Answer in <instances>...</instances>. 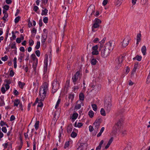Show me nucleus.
Masks as SVG:
<instances>
[{
  "mask_svg": "<svg viewBox=\"0 0 150 150\" xmlns=\"http://www.w3.org/2000/svg\"><path fill=\"white\" fill-rule=\"evenodd\" d=\"M36 144L35 142V139H34L33 142V150H36Z\"/></svg>",
  "mask_w": 150,
  "mask_h": 150,
  "instance_id": "44",
  "label": "nucleus"
},
{
  "mask_svg": "<svg viewBox=\"0 0 150 150\" xmlns=\"http://www.w3.org/2000/svg\"><path fill=\"white\" fill-rule=\"evenodd\" d=\"M115 44L114 41H110L106 43L103 47H99V50L101 51V56L104 58L108 56L113 49Z\"/></svg>",
  "mask_w": 150,
  "mask_h": 150,
  "instance_id": "1",
  "label": "nucleus"
},
{
  "mask_svg": "<svg viewBox=\"0 0 150 150\" xmlns=\"http://www.w3.org/2000/svg\"><path fill=\"white\" fill-rule=\"evenodd\" d=\"M97 60L93 58L91 59V63L93 65H95L97 62Z\"/></svg>",
  "mask_w": 150,
  "mask_h": 150,
  "instance_id": "31",
  "label": "nucleus"
},
{
  "mask_svg": "<svg viewBox=\"0 0 150 150\" xmlns=\"http://www.w3.org/2000/svg\"><path fill=\"white\" fill-rule=\"evenodd\" d=\"M59 83L56 79H54L52 83V92L54 93L59 88Z\"/></svg>",
  "mask_w": 150,
  "mask_h": 150,
  "instance_id": "5",
  "label": "nucleus"
},
{
  "mask_svg": "<svg viewBox=\"0 0 150 150\" xmlns=\"http://www.w3.org/2000/svg\"><path fill=\"white\" fill-rule=\"evenodd\" d=\"M0 124L1 126H3L4 125H6L8 127V125H7V124H6V123H5L3 121H1Z\"/></svg>",
  "mask_w": 150,
  "mask_h": 150,
  "instance_id": "52",
  "label": "nucleus"
},
{
  "mask_svg": "<svg viewBox=\"0 0 150 150\" xmlns=\"http://www.w3.org/2000/svg\"><path fill=\"white\" fill-rule=\"evenodd\" d=\"M100 114L103 116H105L106 115L104 109L102 108L100 111Z\"/></svg>",
  "mask_w": 150,
  "mask_h": 150,
  "instance_id": "36",
  "label": "nucleus"
},
{
  "mask_svg": "<svg viewBox=\"0 0 150 150\" xmlns=\"http://www.w3.org/2000/svg\"><path fill=\"white\" fill-rule=\"evenodd\" d=\"M37 64H38V62H36L33 63V64L32 67L33 68L34 71L35 72H36V68Z\"/></svg>",
  "mask_w": 150,
  "mask_h": 150,
  "instance_id": "32",
  "label": "nucleus"
},
{
  "mask_svg": "<svg viewBox=\"0 0 150 150\" xmlns=\"http://www.w3.org/2000/svg\"><path fill=\"white\" fill-rule=\"evenodd\" d=\"M111 98L110 96H109L106 98L104 101V108L107 112H109L111 110L112 104Z\"/></svg>",
  "mask_w": 150,
  "mask_h": 150,
  "instance_id": "3",
  "label": "nucleus"
},
{
  "mask_svg": "<svg viewBox=\"0 0 150 150\" xmlns=\"http://www.w3.org/2000/svg\"><path fill=\"white\" fill-rule=\"evenodd\" d=\"M82 105H83V103L82 101L81 100H78L76 103L74 109H75L78 110L80 108Z\"/></svg>",
  "mask_w": 150,
  "mask_h": 150,
  "instance_id": "13",
  "label": "nucleus"
},
{
  "mask_svg": "<svg viewBox=\"0 0 150 150\" xmlns=\"http://www.w3.org/2000/svg\"><path fill=\"white\" fill-rule=\"evenodd\" d=\"M123 121V120L122 118H120L119 120L115 123L114 128H115L116 131L120 130L122 126V124Z\"/></svg>",
  "mask_w": 150,
  "mask_h": 150,
  "instance_id": "4",
  "label": "nucleus"
},
{
  "mask_svg": "<svg viewBox=\"0 0 150 150\" xmlns=\"http://www.w3.org/2000/svg\"><path fill=\"white\" fill-rule=\"evenodd\" d=\"M94 130L93 127L91 125H90L89 126V130L90 132H91L93 131Z\"/></svg>",
  "mask_w": 150,
  "mask_h": 150,
  "instance_id": "61",
  "label": "nucleus"
},
{
  "mask_svg": "<svg viewBox=\"0 0 150 150\" xmlns=\"http://www.w3.org/2000/svg\"><path fill=\"white\" fill-rule=\"evenodd\" d=\"M1 91L2 93H4L6 92V90L4 86H3L1 87Z\"/></svg>",
  "mask_w": 150,
  "mask_h": 150,
  "instance_id": "57",
  "label": "nucleus"
},
{
  "mask_svg": "<svg viewBox=\"0 0 150 150\" xmlns=\"http://www.w3.org/2000/svg\"><path fill=\"white\" fill-rule=\"evenodd\" d=\"M80 73L79 71L76 72L74 76L72 78V80L74 84H76V82L78 79L79 76H80Z\"/></svg>",
  "mask_w": 150,
  "mask_h": 150,
  "instance_id": "9",
  "label": "nucleus"
},
{
  "mask_svg": "<svg viewBox=\"0 0 150 150\" xmlns=\"http://www.w3.org/2000/svg\"><path fill=\"white\" fill-rule=\"evenodd\" d=\"M113 140V137H111L109 140V141H108V144L110 145L111 144L112 142V141Z\"/></svg>",
  "mask_w": 150,
  "mask_h": 150,
  "instance_id": "60",
  "label": "nucleus"
},
{
  "mask_svg": "<svg viewBox=\"0 0 150 150\" xmlns=\"http://www.w3.org/2000/svg\"><path fill=\"white\" fill-rule=\"evenodd\" d=\"M20 103V100L18 99H16L14 102V106H18V105Z\"/></svg>",
  "mask_w": 150,
  "mask_h": 150,
  "instance_id": "35",
  "label": "nucleus"
},
{
  "mask_svg": "<svg viewBox=\"0 0 150 150\" xmlns=\"http://www.w3.org/2000/svg\"><path fill=\"white\" fill-rule=\"evenodd\" d=\"M40 47V42L39 41H38L37 42V44L35 47V48L36 49H38Z\"/></svg>",
  "mask_w": 150,
  "mask_h": 150,
  "instance_id": "41",
  "label": "nucleus"
},
{
  "mask_svg": "<svg viewBox=\"0 0 150 150\" xmlns=\"http://www.w3.org/2000/svg\"><path fill=\"white\" fill-rule=\"evenodd\" d=\"M108 3V0H104L103 2V5L104 6L106 5Z\"/></svg>",
  "mask_w": 150,
  "mask_h": 150,
  "instance_id": "64",
  "label": "nucleus"
},
{
  "mask_svg": "<svg viewBox=\"0 0 150 150\" xmlns=\"http://www.w3.org/2000/svg\"><path fill=\"white\" fill-rule=\"evenodd\" d=\"M136 69H135V68H133L132 72V74H131V77H132L134 76V74H135L136 71Z\"/></svg>",
  "mask_w": 150,
  "mask_h": 150,
  "instance_id": "49",
  "label": "nucleus"
},
{
  "mask_svg": "<svg viewBox=\"0 0 150 150\" xmlns=\"http://www.w3.org/2000/svg\"><path fill=\"white\" fill-rule=\"evenodd\" d=\"M80 100H83L84 98V94L83 93H80L79 96Z\"/></svg>",
  "mask_w": 150,
  "mask_h": 150,
  "instance_id": "23",
  "label": "nucleus"
},
{
  "mask_svg": "<svg viewBox=\"0 0 150 150\" xmlns=\"http://www.w3.org/2000/svg\"><path fill=\"white\" fill-rule=\"evenodd\" d=\"M124 57L122 55H120L116 60V63L117 64L116 67L117 68L120 67L121 64L122 63L124 59Z\"/></svg>",
  "mask_w": 150,
  "mask_h": 150,
  "instance_id": "6",
  "label": "nucleus"
},
{
  "mask_svg": "<svg viewBox=\"0 0 150 150\" xmlns=\"http://www.w3.org/2000/svg\"><path fill=\"white\" fill-rule=\"evenodd\" d=\"M106 39V38H104L103 39V40H102L101 41H100L99 42V43L100 44V46L99 47H104V46H103L104 44V43L105 42Z\"/></svg>",
  "mask_w": 150,
  "mask_h": 150,
  "instance_id": "24",
  "label": "nucleus"
},
{
  "mask_svg": "<svg viewBox=\"0 0 150 150\" xmlns=\"http://www.w3.org/2000/svg\"><path fill=\"white\" fill-rule=\"evenodd\" d=\"M25 56V54L23 53H21L20 54V57L18 59V60L20 62H22V60Z\"/></svg>",
  "mask_w": 150,
  "mask_h": 150,
  "instance_id": "26",
  "label": "nucleus"
},
{
  "mask_svg": "<svg viewBox=\"0 0 150 150\" xmlns=\"http://www.w3.org/2000/svg\"><path fill=\"white\" fill-rule=\"evenodd\" d=\"M5 81L6 83V84H8V85L11 83V81L10 80L6 79L5 80Z\"/></svg>",
  "mask_w": 150,
  "mask_h": 150,
  "instance_id": "63",
  "label": "nucleus"
},
{
  "mask_svg": "<svg viewBox=\"0 0 150 150\" xmlns=\"http://www.w3.org/2000/svg\"><path fill=\"white\" fill-rule=\"evenodd\" d=\"M83 124L81 122H78L77 120L75 122L74 126L75 127H78V128H81L83 125Z\"/></svg>",
  "mask_w": 150,
  "mask_h": 150,
  "instance_id": "15",
  "label": "nucleus"
},
{
  "mask_svg": "<svg viewBox=\"0 0 150 150\" xmlns=\"http://www.w3.org/2000/svg\"><path fill=\"white\" fill-rule=\"evenodd\" d=\"M71 136L73 138H75L77 134L75 132H73L71 133Z\"/></svg>",
  "mask_w": 150,
  "mask_h": 150,
  "instance_id": "45",
  "label": "nucleus"
},
{
  "mask_svg": "<svg viewBox=\"0 0 150 150\" xmlns=\"http://www.w3.org/2000/svg\"><path fill=\"white\" fill-rule=\"evenodd\" d=\"M8 59V56L5 55L4 57H1V59L4 61H6Z\"/></svg>",
  "mask_w": 150,
  "mask_h": 150,
  "instance_id": "46",
  "label": "nucleus"
},
{
  "mask_svg": "<svg viewBox=\"0 0 150 150\" xmlns=\"http://www.w3.org/2000/svg\"><path fill=\"white\" fill-rule=\"evenodd\" d=\"M122 0H116L115 4L116 6H119L121 5L122 2Z\"/></svg>",
  "mask_w": 150,
  "mask_h": 150,
  "instance_id": "21",
  "label": "nucleus"
},
{
  "mask_svg": "<svg viewBox=\"0 0 150 150\" xmlns=\"http://www.w3.org/2000/svg\"><path fill=\"white\" fill-rule=\"evenodd\" d=\"M11 49H16V47L15 45V44H12L11 46Z\"/></svg>",
  "mask_w": 150,
  "mask_h": 150,
  "instance_id": "62",
  "label": "nucleus"
},
{
  "mask_svg": "<svg viewBox=\"0 0 150 150\" xmlns=\"http://www.w3.org/2000/svg\"><path fill=\"white\" fill-rule=\"evenodd\" d=\"M35 54L37 56L39 57L40 55V52L39 50H37L35 52Z\"/></svg>",
  "mask_w": 150,
  "mask_h": 150,
  "instance_id": "54",
  "label": "nucleus"
},
{
  "mask_svg": "<svg viewBox=\"0 0 150 150\" xmlns=\"http://www.w3.org/2000/svg\"><path fill=\"white\" fill-rule=\"evenodd\" d=\"M95 23H98V24L99 25L101 23V21L99 19H96Z\"/></svg>",
  "mask_w": 150,
  "mask_h": 150,
  "instance_id": "55",
  "label": "nucleus"
},
{
  "mask_svg": "<svg viewBox=\"0 0 150 150\" xmlns=\"http://www.w3.org/2000/svg\"><path fill=\"white\" fill-rule=\"evenodd\" d=\"M141 33H139L137 34V42L136 44L138 45L139 42L141 41Z\"/></svg>",
  "mask_w": 150,
  "mask_h": 150,
  "instance_id": "14",
  "label": "nucleus"
},
{
  "mask_svg": "<svg viewBox=\"0 0 150 150\" xmlns=\"http://www.w3.org/2000/svg\"><path fill=\"white\" fill-rule=\"evenodd\" d=\"M73 127L72 125L70 124L69 125L67 128V131L68 133H70L72 130V128Z\"/></svg>",
  "mask_w": 150,
  "mask_h": 150,
  "instance_id": "17",
  "label": "nucleus"
},
{
  "mask_svg": "<svg viewBox=\"0 0 150 150\" xmlns=\"http://www.w3.org/2000/svg\"><path fill=\"white\" fill-rule=\"evenodd\" d=\"M15 119V117L13 115H12L10 118V121H11L14 120Z\"/></svg>",
  "mask_w": 150,
  "mask_h": 150,
  "instance_id": "59",
  "label": "nucleus"
},
{
  "mask_svg": "<svg viewBox=\"0 0 150 150\" xmlns=\"http://www.w3.org/2000/svg\"><path fill=\"white\" fill-rule=\"evenodd\" d=\"M47 37V35L46 34H42V42L44 43H45Z\"/></svg>",
  "mask_w": 150,
  "mask_h": 150,
  "instance_id": "18",
  "label": "nucleus"
},
{
  "mask_svg": "<svg viewBox=\"0 0 150 150\" xmlns=\"http://www.w3.org/2000/svg\"><path fill=\"white\" fill-rule=\"evenodd\" d=\"M48 64H44V74H45L47 73Z\"/></svg>",
  "mask_w": 150,
  "mask_h": 150,
  "instance_id": "30",
  "label": "nucleus"
},
{
  "mask_svg": "<svg viewBox=\"0 0 150 150\" xmlns=\"http://www.w3.org/2000/svg\"><path fill=\"white\" fill-rule=\"evenodd\" d=\"M9 8V7L8 5H6L4 6L3 8L4 10L7 11L8 10Z\"/></svg>",
  "mask_w": 150,
  "mask_h": 150,
  "instance_id": "50",
  "label": "nucleus"
},
{
  "mask_svg": "<svg viewBox=\"0 0 150 150\" xmlns=\"http://www.w3.org/2000/svg\"><path fill=\"white\" fill-rule=\"evenodd\" d=\"M146 47L145 46H143L141 48V51L144 55H145L146 54Z\"/></svg>",
  "mask_w": 150,
  "mask_h": 150,
  "instance_id": "22",
  "label": "nucleus"
},
{
  "mask_svg": "<svg viewBox=\"0 0 150 150\" xmlns=\"http://www.w3.org/2000/svg\"><path fill=\"white\" fill-rule=\"evenodd\" d=\"M142 57L141 56L137 55L133 58V59H136L138 61H140L142 59Z\"/></svg>",
  "mask_w": 150,
  "mask_h": 150,
  "instance_id": "27",
  "label": "nucleus"
},
{
  "mask_svg": "<svg viewBox=\"0 0 150 150\" xmlns=\"http://www.w3.org/2000/svg\"><path fill=\"white\" fill-rule=\"evenodd\" d=\"M32 59L34 61L36 60V62H38V59L37 58L35 54H32L31 56Z\"/></svg>",
  "mask_w": 150,
  "mask_h": 150,
  "instance_id": "29",
  "label": "nucleus"
},
{
  "mask_svg": "<svg viewBox=\"0 0 150 150\" xmlns=\"http://www.w3.org/2000/svg\"><path fill=\"white\" fill-rule=\"evenodd\" d=\"M20 17L19 16H18L16 17L15 19V22L16 23H18L20 19Z\"/></svg>",
  "mask_w": 150,
  "mask_h": 150,
  "instance_id": "47",
  "label": "nucleus"
},
{
  "mask_svg": "<svg viewBox=\"0 0 150 150\" xmlns=\"http://www.w3.org/2000/svg\"><path fill=\"white\" fill-rule=\"evenodd\" d=\"M48 13V10L46 8H43L42 10L41 15L42 16L47 15Z\"/></svg>",
  "mask_w": 150,
  "mask_h": 150,
  "instance_id": "19",
  "label": "nucleus"
},
{
  "mask_svg": "<svg viewBox=\"0 0 150 150\" xmlns=\"http://www.w3.org/2000/svg\"><path fill=\"white\" fill-rule=\"evenodd\" d=\"M78 116V114L76 113H75L73 114L71 117L70 119L72 120V121H74V120L76 119Z\"/></svg>",
  "mask_w": 150,
  "mask_h": 150,
  "instance_id": "16",
  "label": "nucleus"
},
{
  "mask_svg": "<svg viewBox=\"0 0 150 150\" xmlns=\"http://www.w3.org/2000/svg\"><path fill=\"white\" fill-rule=\"evenodd\" d=\"M43 100H41V99L39 100V101L38 103V104L37 105V106L39 107H42L43 105V104L42 102V101H43Z\"/></svg>",
  "mask_w": 150,
  "mask_h": 150,
  "instance_id": "25",
  "label": "nucleus"
},
{
  "mask_svg": "<svg viewBox=\"0 0 150 150\" xmlns=\"http://www.w3.org/2000/svg\"><path fill=\"white\" fill-rule=\"evenodd\" d=\"M86 144L85 143H82L80 144V145L76 150H86Z\"/></svg>",
  "mask_w": 150,
  "mask_h": 150,
  "instance_id": "12",
  "label": "nucleus"
},
{
  "mask_svg": "<svg viewBox=\"0 0 150 150\" xmlns=\"http://www.w3.org/2000/svg\"><path fill=\"white\" fill-rule=\"evenodd\" d=\"M29 43L30 46L33 45L34 44L33 41L32 39L30 40H29Z\"/></svg>",
  "mask_w": 150,
  "mask_h": 150,
  "instance_id": "56",
  "label": "nucleus"
},
{
  "mask_svg": "<svg viewBox=\"0 0 150 150\" xmlns=\"http://www.w3.org/2000/svg\"><path fill=\"white\" fill-rule=\"evenodd\" d=\"M91 106L92 107L93 110L94 111H96L97 110V107L96 105V104H92L91 105Z\"/></svg>",
  "mask_w": 150,
  "mask_h": 150,
  "instance_id": "39",
  "label": "nucleus"
},
{
  "mask_svg": "<svg viewBox=\"0 0 150 150\" xmlns=\"http://www.w3.org/2000/svg\"><path fill=\"white\" fill-rule=\"evenodd\" d=\"M95 6L93 4L91 5L88 8L87 13L92 15L94 13L95 11Z\"/></svg>",
  "mask_w": 150,
  "mask_h": 150,
  "instance_id": "7",
  "label": "nucleus"
},
{
  "mask_svg": "<svg viewBox=\"0 0 150 150\" xmlns=\"http://www.w3.org/2000/svg\"><path fill=\"white\" fill-rule=\"evenodd\" d=\"M69 144V141L66 142L64 145V148L66 149L68 147Z\"/></svg>",
  "mask_w": 150,
  "mask_h": 150,
  "instance_id": "43",
  "label": "nucleus"
},
{
  "mask_svg": "<svg viewBox=\"0 0 150 150\" xmlns=\"http://www.w3.org/2000/svg\"><path fill=\"white\" fill-rule=\"evenodd\" d=\"M99 25L98 24V23H94L93 25V26L92 27V30L93 31H95L94 30V29L95 28H97L99 27Z\"/></svg>",
  "mask_w": 150,
  "mask_h": 150,
  "instance_id": "20",
  "label": "nucleus"
},
{
  "mask_svg": "<svg viewBox=\"0 0 150 150\" xmlns=\"http://www.w3.org/2000/svg\"><path fill=\"white\" fill-rule=\"evenodd\" d=\"M39 126V121H36V123H35V127L36 129L37 130Z\"/></svg>",
  "mask_w": 150,
  "mask_h": 150,
  "instance_id": "33",
  "label": "nucleus"
},
{
  "mask_svg": "<svg viewBox=\"0 0 150 150\" xmlns=\"http://www.w3.org/2000/svg\"><path fill=\"white\" fill-rule=\"evenodd\" d=\"M48 55L47 54L45 55V59L44 60V64H48L47 61H48Z\"/></svg>",
  "mask_w": 150,
  "mask_h": 150,
  "instance_id": "42",
  "label": "nucleus"
},
{
  "mask_svg": "<svg viewBox=\"0 0 150 150\" xmlns=\"http://www.w3.org/2000/svg\"><path fill=\"white\" fill-rule=\"evenodd\" d=\"M1 130L2 132L4 133H6L7 132V129L6 127H3Z\"/></svg>",
  "mask_w": 150,
  "mask_h": 150,
  "instance_id": "53",
  "label": "nucleus"
},
{
  "mask_svg": "<svg viewBox=\"0 0 150 150\" xmlns=\"http://www.w3.org/2000/svg\"><path fill=\"white\" fill-rule=\"evenodd\" d=\"M5 104V103H4V101L2 99H1L0 102V105L1 106H2L4 105Z\"/></svg>",
  "mask_w": 150,
  "mask_h": 150,
  "instance_id": "51",
  "label": "nucleus"
},
{
  "mask_svg": "<svg viewBox=\"0 0 150 150\" xmlns=\"http://www.w3.org/2000/svg\"><path fill=\"white\" fill-rule=\"evenodd\" d=\"M48 21V18L47 17H44L43 19L44 22L45 23H47Z\"/></svg>",
  "mask_w": 150,
  "mask_h": 150,
  "instance_id": "48",
  "label": "nucleus"
},
{
  "mask_svg": "<svg viewBox=\"0 0 150 150\" xmlns=\"http://www.w3.org/2000/svg\"><path fill=\"white\" fill-rule=\"evenodd\" d=\"M98 48L97 45L93 46L92 47V54L93 55H97L99 54V52L98 50Z\"/></svg>",
  "mask_w": 150,
  "mask_h": 150,
  "instance_id": "10",
  "label": "nucleus"
},
{
  "mask_svg": "<svg viewBox=\"0 0 150 150\" xmlns=\"http://www.w3.org/2000/svg\"><path fill=\"white\" fill-rule=\"evenodd\" d=\"M48 91V85L47 83H45L40 88L39 91L41 100H44L46 94Z\"/></svg>",
  "mask_w": 150,
  "mask_h": 150,
  "instance_id": "2",
  "label": "nucleus"
},
{
  "mask_svg": "<svg viewBox=\"0 0 150 150\" xmlns=\"http://www.w3.org/2000/svg\"><path fill=\"white\" fill-rule=\"evenodd\" d=\"M88 115L90 118H92L93 117L94 113L93 111L90 110L88 112Z\"/></svg>",
  "mask_w": 150,
  "mask_h": 150,
  "instance_id": "28",
  "label": "nucleus"
},
{
  "mask_svg": "<svg viewBox=\"0 0 150 150\" xmlns=\"http://www.w3.org/2000/svg\"><path fill=\"white\" fill-rule=\"evenodd\" d=\"M12 37L11 38V40H15L16 38V35L14 34V33L13 31L12 32Z\"/></svg>",
  "mask_w": 150,
  "mask_h": 150,
  "instance_id": "40",
  "label": "nucleus"
},
{
  "mask_svg": "<svg viewBox=\"0 0 150 150\" xmlns=\"http://www.w3.org/2000/svg\"><path fill=\"white\" fill-rule=\"evenodd\" d=\"M61 102V99L59 98L57 101V102L55 106V108H57L59 106V105L60 104Z\"/></svg>",
  "mask_w": 150,
  "mask_h": 150,
  "instance_id": "38",
  "label": "nucleus"
},
{
  "mask_svg": "<svg viewBox=\"0 0 150 150\" xmlns=\"http://www.w3.org/2000/svg\"><path fill=\"white\" fill-rule=\"evenodd\" d=\"M100 122L101 119L99 118L98 119H97L93 123V125L95 126V131H96V132L98 131V129L99 127Z\"/></svg>",
  "mask_w": 150,
  "mask_h": 150,
  "instance_id": "8",
  "label": "nucleus"
},
{
  "mask_svg": "<svg viewBox=\"0 0 150 150\" xmlns=\"http://www.w3.org/2000/svg\"><path fill=\"white\" fill-rule=\"evenodd\" d=\"M130 40L129 37L125 38L123 41L122 44V46L123 47H125L129 43V41Z\"/></svg>",
  "mask_w": 150,
  "mask_h": 150,
  "instance_id": "11",
  "label": "nucleus"
},
{
  "mask_svg": "<svg viewBox=\"0 0 150 150\" xmlns=\"http://www.w3.org/2000/svg\"><path fill=\"white\" fill-rule=\"evenodd\" d=\"M9 75L11 77L13 76L14 75V72L13 70H11L10 71Z\"/></svg>",
  "mask_w": 150,
  "mask_h": 150,
  "instance_id": "58",
  "label": "nucleus"
},
{
  "mask_svg": "<svg viewBox=\"0 0 150 150\" xmlns=\"http://www.w3.org/2000/svg\"><path fill=\"white\" fill-rule=\"evenodd\" d=\"M74 97V95L73 94H70L69 95V98L71 100V102L72 103Z\"/></svg>",
  "mask_w": 150,
  "mask_h": 150,
  "instance_id": "34",
  "label": "nucleus"
},
{
  "mask_svg": "<svg viewBox=\"0 0 150 150\" xmlns=\"http://www.w3.org/2000/svg\"><path fill=\"white\" fill-rule=\"evenodd\" d=\"M18 84L19 87L21 88H23V86L25 85V83H22L21 81H19Z\"/></svg>",
  "mask_w": 150,
  "mask_h": 150,
  "instance_id": "37",
  "label": "nucleus"
}]
</instances>
